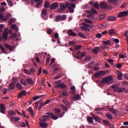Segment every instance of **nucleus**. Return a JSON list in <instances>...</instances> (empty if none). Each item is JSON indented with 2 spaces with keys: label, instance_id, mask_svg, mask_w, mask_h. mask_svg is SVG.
I'll return each instance as SVG.
<instances>
[{
  "label": "nucleus",
  "instance_id": "obj_1",
  "mask_svg": "<svg viewBox=\"0 0 128 128\" xmlns=\"http://www.w3.org/2000/svg\"><path fill=\"white\" fill-rule=\"evenodd\" d=\"M112 82H114V80H112V77L110 76H107L102 80V84H107L110 85L112 84Z\"/></svg>",
  "mask_w": 128,
  "mask_h": 128
},
{
  "label": "nucleus",
  "instance_id": "obj_2",
  "mask_svg": "<svg viewBox=\"0 0 128 128\" xmlns=\"http://www.w3.org/2000/svg\"><path fill=\"white\" fill-rule=\"evenodd\" d=\"M46 114H47V116H48L50 118L54 120H58V118H62V116H64V115L60 113H59L57 115L58 116H56L54 113L50 112H46Z\"/></svg>",
  "mask_w": 128,
  "mask_h": 128
},
{
  "label": "nucleus",
  "instance_id": "obj_3",
  "mask_svg": "<svg viewBox=\"0 0 128 128\" xmlns=\"http://www.w3.org/2000/svg\"><path fill=\"white\" fill-rule=\"evenodd\" d=\"M108 72V70H100L94 74V76L95 78H100L102 76H105V74H106V72Z\"/></svg>",
  "mask_w": 128,
  "mask_h": 128
},
{
  "label": "nucleus",
  "instance_id": "obj_4",
  "mask_svg": "<svg viewBox=\"0 0 128 128\" xmlns=\"http://www.w3.org/2000/svg\"><path fill=\"white\" fill-rule=\"evenodd\" d=\"M34 2L36 3V5L35 6L36 8H40L42 6V4L44 3L43 0H34Z\"/></svg>",
  "mask_w": 128,
  "mask_h": 128
},
{
  "label": "nucleus",
  "instance_id": "obj_5",
  "mask_svg": "<svg viewBox=\"0 0 128 128\" xmlns=\"http://www.w3.org/2000/svg\"><path fill=\"white\" fill-rule=\"evenodd\" d=\"M100 6L102 8L105 9V8H108V10L112 8L111 6H108L106 3L105 2H102L100 4Z\"/></svg>",
  "mask_w": 128,
  "mask_h": 128
},
{
  "label": "nucleus",
  "instance_id": "obj_6",
  "mask_svg": "<svg viewBox=\"0 0 128 128\" xmlns=\"http://www.w3.org/2000/svg\"><path fill=\"white\" fill-rule=\"evenodd\" d=\"M128 12L123 11L120 12L118 16V18H124L125 16H128Z\"/></svg>",
  "mask_w": 128,
  "mask_h": 128
},
{
  "label": "nucleus",
  "instance_id": "obj_7",
  "mask_svg": "<svg viewBox=\"0 0 128 128\" xmlns=\"http://www.w3.org/2000/svg\"><path fill=\"white\" fill-rule=\"evenodd\" d=\"M58 6V4L56 2L52 3L50 6V10H56Z\"/></svg>",
  "mask_w": 128,
  "mask_h": 128
},
{
  "label": "nucleus",
  "instance_id": "obj_8",
  "mask_svg": "<svg viewBox=\"0 0 128 128\" xmlns=\"http://www.w3.org/2000/svg\"><path fill=\"white\" fill-rule=\"evenodd\" d=\"M50 120V116H43L42 118L40 119V120L42 122H46V120Z\"/></svg>",
  "mask_w": 128,
  "mask_h": 128
},
{
  "label": "nucleus",
  "instance_id": "obj_9",
  "mask_svg": "<svg viewBox=\"0 0 128 128\" xmlns=\"http://www.w3.org/2000/svg\"><path fill=\"white\" fill-rule=\"evenodd\" d=\"M0 112L4 114H6V106H4V104H0Z\"/></svg>",
  "mask_w": 128,
  "mask_h": 128
},
{
  "label": "nucleus",
  "instance_id": "obj_10",
  "mask_svg": "<svg viewBox=\"0 0 128 128\" xmlns=\"http://www.w3.org/2000/svg\"><path fill=\"white\" fill-rule=\"evenodd\" d=\"M48 14V10L46 8H43L42 10V12H41V16L42 18H44L46 16V14Z\"/></svg>",
  "mask_w": 128,
  "mask_h": 128
},
{
  "label": "nucleus",
  "instance_id": "obj_11",
  "mask_svg": "<svg viewBox=\"0 0 128 128\" xmlns=\"http://www.w3.org/2000/svg\"><path fill=\"white\" fill-rule=\"evenodd\" d=\"M26 96V90H23L20 93L18 94V98H21L22 96Z\"/></svg>",
  "mask_w": 128,
  "mask_h": 128
},
{
  "label": "nucleus",
  "instance_id": "obj_12",
  "mask_svg": "<svg viewBox=\"0 0 128 128\" xmlns=\"http://www.w3.org/2000/svg\"><path fill=\"white\" fill-rule=\"evenodd\" d=\"M68 36H78L74 32H72V30H69L68 32Z\"/></svg>",
  "mask_w": 128,
  "mask_h": 128
},
{
  "label": "nucleus",
  "instance_id": "obj_13",
  "mask_svg": "<svg viewBox=\"0 0 128 128\" xmlns=\"http://www.w3.org/2000/svg\"><path fill=\"white\" fill-rule=\"evenodd\" d=\"M12 16V15L10 13H8L5 16V17H4V18L2 19V20H3V22H6V20H8V18H11Z\"/></svg>",
  "mask_w": 128,
  "mask_h": 128
},
{
  "label": "nucleus",
  "instance_id": "obj_14",
  "mask_svg": "<svg viewBox=\"0 0 128 128\" xmlns=\"http://www.w3.org/2000/svg\"><path fill=\"white\" fill-rule=\"evenodd\" d=\"M86 56V53L81 52V53H80V55L76 56V58L79 60L80 58H84V56Z\"/></svg>",
  "mask_w": 128,
  "mask_h": 128
},
{
  "label": "nucleus",
  "instance_id": "obj_15",
  "mask_svg": "<svg viewBox=\"0 0 128 128\" xmlns=\"http://www.w3.org/2000/svg\"><path fill=\"white\" fill-rule=\"evenodd\" d=\"M126 89V88L118 87V92H119V94H122V92H124Z\"/></svg>",
  "mask_w": 128,
  "mask_h": 128
},
{
  "label": "nucleus",
  "instance_id": "obj_16",
  "mask_svg": "<svg viewBox=\"0 0 128 128\" xmlns=\"http://www.w3.org/2000/svg\"><path fill=\"white\" fill-rule=\"evenodd\" d=\"M100 50V48L96 46L95 48L93 50L92 52H94L96 54H98V52Z\"/></svg>",
  "mask_w": 128,
  "mask_h": 128
},
{
  "label": "nucleus",
  "instance_id": "obj_17",
  "mask_svg": "<svg viewBox=\"0 0 128 128\" xmlns=\"http://www.w3.org/2000/svg\"><path fill=\"white\" fill-rule=\"evenodd\" d=\"M62 102L67 106V108H70V102L66 100H62Z\"/></svg>",
  "mask_w": 128,
  "mask_h": 128
},
{
  "label": "nucleus",
  "instance_id": "obj_18",
  "mask_svg": "<svg viewBox=\"0 0 128 128\" xmlns=\"http://www.w3.org/2000/svg\"><path fill=\"white\" fill-rule=\"evenodd\" d=\"M16 86L14 85V82H11L9 85L8 90H14Z\"/></svg>",
  "mask_w": 128,
  "mask_h": 128
},
{
  "label": "nucleus",
  "instance_id": "obj_19",
  "mask_svg": "<svg viewBox=\"0 0 128 128\" xmlns=\"http://www.w3.org/2000/svg\"><path fill=\"white\" fill-rule=\"evenodd\" d=\"M99 66L100 64H98L96 63L93 67L94 70H95L96 72H98V70H100Z\"/></svg>",
  "mask_w": 128,
  "mask_h": 128
},
{
  "label": "nucleus",
  "instance_id": "obj_20",
  "mask_svg": "<svg viewBox=\"0 0 128 128\" xmlns=\"http://www.w3.org/2000/svg\"><path fill=\"white\" fill-rule=\"evenodd\" d=\"M12 122H18L20 120V118L16 117V116H13L10 118Z\"/></svg>",
  "mask_w": 128,
  "mask_h": 128
},
{
  "label": "nucleus",
  "instance_id": "obj_21",
  "mask_svg": "<svg viewBox=\"0 0 128 128\" xmlns=\"http://www.w3.org/2000/svg\"><path fill=\"white\" fill-rule=\"evenodd\" d=\"M122 74L120 72H118V80H122Z\"/></svg>",
  "mask_w": 128,
  "mask_h": 128
},
{
  "label": "nucleus",
  "instance_id": "obj_22",
  "mask_svg": "<svg viewBox=\"0 0 128 128\" xmlns=\"http://www.w3.org/2000/svg\"><path fill=\"white\" fill-rule=\"evenodd\" d=\"M8 36V32H4L3 34H2V38L4 40H6Z\"/></svg>",
  "mask_w": 128,
  "mask_h": 128
},
{
  "label": "nucleus",
  "instance_id": "obj_23",
  "mask_svg": "<svg viewBox=\"0 0 128 128\" xmlns=\"http://www.w3.org/2000/svg\"><path fill=\"white\" fill-rule=\"evenodd\" d=\"M5 47L6 48H8V50H10V52H12V46H10L8 44H4Z\"/></svg>",
  "mask_w": 128,
  "mask_h": 128
},
{
  "label": "nucleus",
  "instance_id": "obj_24",
  "mask_svg": "<svg viewBox=\"0 0 128 128\" xmlns=\"http://www.w3.org/2000/svg\"><path fill=\"white\" fill-rule=\"evenodd\" d=\"M92 118H93L94 120H95V122H102L100 119L98 117L96 116H93Z\"/></svg>",
  "mask_w": 128,
  "mask_h": 128
},
{
  "label": "nucleus",
  "instance_id": "obj_25",
  "mask_svg": "<svg viewBox=\"0 0 128 128\" xmlns=\"http://www.w3.org/2000/svg\"><path fill=\"white\" fill-rule=\"evenodd\" d=\"M28 111L31 114V116H34V110L32 109V108L30 107L28 108Z\"/></svg>",
  "mask_w": 128,
  "mask_h": 128
},
{
  "label": "nucleus",
  "instance_id": "obj_26",
  "mask_svg": "<svg viewBox=\"0 0 128 128\" xmlns=\"http://www.w3.org/2000/svg\"><path fill=\"white\" fill-rule=\"evenodd\" d=\"M87 120H88V124H94V120L92 119V117L88 116Z\"/></svg>",
  "mask_w": 128,
  "mask_h": 128
},
{
  "label": "nucleus",
  "instance_id": "obj_27",
  "mask_svg": "<svg viewBox=\"0 0 128 128\" xmlns=\"http://www.w3.org/2000/svg\"><path fill=\"white\" fill-rule=\"evenodd\" d=\"M0 49L1 50L3 54H8V52H6V49H4V48L2 44H0Z\"/></svg>",
  "mask_w": 128,
  "mask_h": 128
},
{
  "label": "nucleus",
  "instance_id": "obj_28",
  "mask_svg": "<svg viewBox=\"0 0 128 128\" xmlns=\"http://www.w3.org/2000/svg\"><path fill=\"white\" fill-rule=\"evenodd\" d=\"M80 98V96L79 94H77L73 97L72 100L75 102H76V100H78Z\"/></svg>",
  "mask_w": 128,
  "mask_h": 128
},
{
  "label": "nucleus",
  "instance_id": "obj_29",
  "mask_svg": "<svg viewBox=\"0 0 128 128\" xmlns=\"http://www.w3.org/2000/svg\"><path fill=\"white\" fill-rule=\"evenodd\" d=\"M8 114L10 116H16V112L12 110H10L8 112Z\"/></svg>",
  "mask_w": 128,
  "mask_h": 128
},
{
  "label": "nucleus",
  "instance_id": "obj_30",
  "mask_svg": "<svg viewBox=\"0 0 128 128\" xmlns=\"http://www.w3.org/2000/svg\"><path fill=\"white\" fill-rule=\"evenodd\" d=\"M44 96V95H40V96H34L32 98L33 100L34 101L36 100H38V98H42Z\"/></svg>",
  "mask_w": 128,
  "mask_h": 128
},
{
  "label": "nucleus",
  "instance_id": "obj_31",
  "mask_svg": "<svg viewBox=\"0 0 128 128\" xmlns=\"http://www.w3.org/2000/svg\"><path fill=\"white\" fill-rule=\"evenodd\" d=\"M82 30H85V32H90V28L86 27V26H81Z\"/></svg>",
  "mask_w": 128,
  "mask_h": 128
},
{
  "label": "nucleus",
  "instance_id": "obj_32",
  "mask_svg": "<svg viewBox=\"0 0 128 128\" xmlns=\"http://www.w3.org/2000/svg\"><path fill=\"white\" fill-rule=\"evenodd\" d=\"M54 114H56V116H58L60 112H62V110H60V109H58L56 108H55L54 109Z\"/></svg>",
  "mask_w": 128,
  "mask_h": 128
},
{
  "label": "nucleus",
  "instance_id": "obj_33",
  "mask_svg": "<svg viewBox=\"0 0 128 128\" xmlns=\"http://www.w3.org/2000/svg\"><path fill=\"white\" fill-rule=\"evenodd\" d=\"M26 82L28 84H34V80L30 78H27Z\"/></svg>",
  "mask_w": 128,
  "mask_h": 128
},
{
  "label": "nucleus",
  "instance_id": "obj_34",
  "mask_svg": "<svg viewBox=\"0 0 128 128\" xmlns=\"http://www.w3.org/2000/svg\"><path fill=\"white\" fill-rule=\"evenodd\" d=\"M102 42L104 44V46H110V40H108L107 41H103Z\"/></svg>",
  "mask_w": 128,
  "mask_h": 128
},
{
  "label": "nucleus",
  "instance_id": "obj_35",
  "mask_svg": "<svg viewBox=\"0 0 128 128\" xmlns=\"http://www.w3.org/2000/svg\"><path fill=\"white\" fill-rule=\"evenodd\" d=\"M109 34L110 36H112V34H116V30H114L112 28L109 30Z\"/></svg>",
  "mask_w": 128,
  "mask_h": 128
},
{
  "label": "nucleus",
  "instance_id": "obj_36",
  "mask_svg": "<svg viewBox=\"0 0 128 128\" xmlns=\"http://www.w3.org/2000/svg\"><path fill=\"white\" fill-rule=\"evenodd\" d=\"M108 20H110L111 22H113L114 20H116V17L114 16H110L108 18Z\"/></svg>",
  "mask_w": 128,
  "mask_h": 128
},
{
  "label": "nucleus",
  "instance_id": "obj_37",
  "mask_svg": "<svg viewBox=\"0 0 128 128\" xmlns=\"http://www.w3.org/2000/svg\"><path fill=\"white\" fill-rule=\"evenodd\" d=\"M110 110L112 114H116V110L114 109V108H110Z\"/></svg>",
  "mask_w": 128,
  "mask_h": 128
},
{
  "label": "nucleus",
  "instance_id": "obj_38",
  "mask_svg": "<svg viewBox=\"0 0 128 128\" xmlns=\"http://www.w3.org/2000/svg\"><path fill=\"white\" fill-rule=\"evenodd\" d=\"M39 124L42 128H46L48 126V124L46 123L40 122Z\"/></svg>",
  "mask_w": 128,
  "mask_h": 128
},
{
  "label": "nucleus",
  "instance_id": "obj_39",
  "mask_svg": "<svg viewBox=\"0 0 128 128\" xmlns=\"http://www.w3.org/2000/svg\"><path fill=\"white\" fill-rule=\"evenodd\" d=\"M91 60H92V57L90 56H87L84 58L85 62H90Z\"/></svg>",
  "mask_w": 128,
  "mask_h": 128
},
{
  "label": "nucleus",
  "instance_id": "obj_40",
  "mask_svg": "<svg viewBox=\"0 0 128 128\" xmlns=\"http://www.w3.org/2000/svg\"><path fill=\"white\" fill-rule=\"evenodd\" d=\"M50 3L48 2H46L44 4V8H48L50 7Z\"/></svg>",
  "mask_w": 128,
  "mask_h": 128
},
{
  "label": "nucleus",
  "instance_id": "obj_41",
  "mask_svg": "<svg viewBox=\"0 0 128 128\" xmlns=\"http://www.w3.org/2000/svg\"><path fill=\"white\" fill-rule=\"evenodd\" d=\"M60 108L63 110H65L66 112H68V108L64 104H62L60 106Z\"/></svg>",
  "mask_w": 128,
  "mask_h": 128
},
{
  "label": "nucleus",
  "instance_id": "obj_42",
  "mask_svg": "<svg viewBox=\"0 0 128 128\" xmlns=\"http://www.w3.org/2000/svg\"><path fill=\"white\" fill-rule=\"evenodd\" d=\"M60 10H66V6L64 4H60Z\"/></svg>",
  "mask_w": 128,
  "mask_h": 128
},
{
  "label": "nucleus",
  "instance_id": "obj_43",
  "mask_svg": "<svg viewBox=\"0 0 128 128\" xmlns=\"http://www.w3.org/2000/svg\"><path fill=\"white\" fill-rule=\"evenodd\" d=\"M16 88H18V90H22V86L20 84H17L16 85Z\"/></svg>",
  "mask_w": 128,
  "mask_h": 128
},
{
  "label": "nucleus",
  "instance_id": "obj_44",
  "mask_svg": "<svg viewBox=\"0 0 128 128\" xmlns=\"http://www.w3.org/2000/svg\"><path fill=\"white\" fill-rule=\"evenodd\" d=\"M7 2L8 4V5L10 6H14V3L12 2V0H7Z\"/></svg>",
  "mask_w": 128,
  "mask_h": 128
},
{
  "label": "nucleus",
  "instance_id": "obj_45",
  "mask_svg": "<svg viewBox=\"0 0 128 128\" xmlns=\"http://www.w3.org/2000/svg\"><path fill=\"white\" fill-rule=\"evenodd\" d=\"M106 118H108V120H112V116L110 114H106Z\"/></svg>",
  "mask_w": 128,
  "mask_h": 128
},
{
  "label": "nucleus",
  "instance_id": "obj_46",
  "mask_svg": "<svg viewBox=\"0 0 128 128\" xmlns=\"http://www.w3.org/2000/svg\"><path fill=\"white\" fill-rule=\"evenodd\" d=\"M78 36H80V38H86V36L82 32H78Z\"/></svg>",
  "mask_w": 128,
  "mask_h": 128
},
{
  "label": "nucleus",
  "instance_id": "obj_47",
  "mask_svg": "<svg viewBox=\"0 0 128 128\" xmlns=\"http://www.w3.org/2000/svg\"><path fill=\"white\" fill-rule=\"evenodd\" d=\"M60 22H62V20H65L66 18V16L64 14L62 16H60Z\"/></svg>",
  "mask_w": 128,
  "mask_h": 128
},
{
  "label": "nucleus",
  "instance_id": "obj_48",
  "mask_svg": "<svg viewBox=\"0 0 128 128\" xmlns=\"http://www.w3.org/2000/svg\"><path fill=\"white\" fill-rule=\"evenodd\" d=\"M55 22H60V16H56L54 18Z\"/></svg>",
  "mask_w": 128,
  "mask_h": 128
},
{
  "label": "nucleus",
  "instance_id": "obj_49",
  "mask_svg": "<svg viewBox=\"0 0 128 128\" xmlns=\"http://www.w3.org/2000/svg\"><path fill=\"white\" fill-rule=\"evenodd\" d=\"M66 88V85L64 84V83L60 84V88Z\"/></svg>",
  "mask_w": 128,
  "mask_h": 128
},
{
  "label": "nucleus",
  "instance_id": "obj_50",
  "mask_svg": "<svg viewBox=\"0 0 128 128\" xmlns=\"http://www.w3.org/2000/svg\"><path fill=\"white\" fill-rule=\"evenodd\" d=\"M44 106H46V104L44 102H41L38 106V110H40V108Z\"/></svg>",
  "mask_w": 128,
  "mask_h": 128
},
{
  "label": "nucleus",
  "instance_id": "obj_51",
  "mask_svg": "<svg viewBox=\"0 0 128 128\" xmlns=\"http://www.w3.org/2000/svg\"><path fill=\"white\" fill-rule=\"evenodd\" d=\"M70 88L71 90H72L70 92V94H74V90H76V87H74V86H71Z\"/></svg>",
  "mask_w": 128,
  "mask_h": 128
},
{
  "label": "nucleus",
  "instance_id": "obj_52",
  "mask_svg": "<svg viewBox=\"0 0 128 128\" xmlns=\"http://www.w3.org/2000/svg\"><path fill=\"white\" fill-rule=\"evenodd\" d=\"M20 82L21 84H23V86H26V80L22 79V80H21Z\"/></svg>",
  "mask_w": 128,
  "mask_h": 128
},
{
  "label": "nucleus",
  "instance_id": "obj_53",
  "mask_svg": "<svg viewBox=\"0 0 128 128\" xmlns=\"http://www.w3.org/2000/svg\"><path fill=\"white\" fill-rule=\"evenodd\" d=\"M24 72L26 74H32V72L30 70H28L26 69L24 70Z\"/></svg>",
  "mask_w": 128,
  "mask_h": 128
},
{
  "label": "nucleus",
  "instance_id": "obj_54",
  "mask_svg": "<svg viewBox=\"0 0 128 128\" xmlns=\"http://www.w3.org/2000/svg\"><path fill=\"white\" fill-rule=\"evenodd\" d=\"M103 124H106V126H110V122H108L106 120H103Z\"/></svg>",
  "mask_w": 128,
  "mask_h": 128
},
{
  "label": "nucleus",
  "instance_id": "obj_55",
  "mask_svg": "<svg viewBox=\"0 0 128 128\" xmlns=\"http://www.w3.org/2000/svg\"><path fill=\"white\" fill-rule=\"evenodd\" d=\"M82 46L81 45L76 46H74V50H80V48H82Z\"/></svg>",
  "mask_w": 128,
  "mask_h": 128
},
{
  "label": "nucleus",
  "instance_id": "obj_56",
  "mask_svg": "<svg viewBox=\"0 0 128 128\" xmlns=\"http://www.w3.org/2000/svg\"><path fill=\"white\" fill-rule=\"evenodd\" d=\"M84 20L86 22H88V24H92V21L90 20L89 19L85 18Z\"/></svg>",
  "mask_w": 128,
  "mask_h": 128
},
{
  "label": "nucleus",
  "instance_id": "obj_57",
  "mask_svg": "<svg viewBox=\"0 0 128 128\" xmlns=\"http://www.w3.org/2000/svg\"><path fill=\"white\" fill-rule=\"evenodd\" d=\"M68 8L71 14H72L74 12V8H72L70 6H68Z\"/></svg>",
  "mask_w": 128,
  "mask_h": 128
},
{
  "label": "nucleus",
  "instance_id": "obj_58",
  "mask_svg": "<svg viewBox=\"0 0 128 128\" xmlns=\"http://www.w3.org/2000/svg\"><path fill=\"white\" fill-rule=\"evenodd\" d=\"M52 30L51 28L47 29V34H52Z\"/></svg>",
  "mask_w": 128,
  "mask_h": 128
},
{
  "label": "nucleus",
  "instance_id": "obj_59",
  "mask_svg": "<svg viewBox=\"0 0 128 128\" xmlns=\"http://www.w3.org/2000/svg\"><path fill=\"white\" fill-rule=\"evenodd\" d=\"M4 26L3 24H0V32H2V30H4Z\"/></svg>",
  "mask_w": 128,
  "mask_h": 128
},
{
  "label": "nucleus",
  "instance_id": "obj_60",
  "mask_svg": "<svg viewBox=\"0 0 128 128\" xmlns=\"http://www.w3.org/2000/svg\"><path fill=\"white\" fill-rule=\"evenodd\" d=\"M42 67H40V68L38 73V76H40V74H42Z\"/></svg>",
  "mask_w": 128,
  "mask_h": 128
},
{
  "label": "nucleus",
  "instance_id": "obj_61",
  "mask_svg": "<svg viewBox=\"0 0 128 128\" xmlns=\"http://www.w3.org/2000/svg\"><path fill=\"white\" fill-rule=\"evenodd\" d=\"M93 6H94V8H96L98 9V2H96L95 4H94Z\"/></svg>",
  "mask_w": 128,
  "mask_h": 128
},
{
  "label": "nucleus",
  "instance_id": "obj_62",
  "mask_svg": "<svg viewBox=\"0 0 128 128\" xmlns=\"http://www.w3.org/2000/svg\"><path fill=\"white\" fill-rule=\"evenodd\" d=\"M62 96H68V94L66 92H62Z\"/></svg>",
  "mask_w": 128,
  "mask_h": 128
},
{
  "label": "nucleus",
  "instance_id": "obj_63",
  "mask_svg": "<svg viewBox=\"0 0 128 128\" xmlns=\"http://www.w3.org/2000/svg\"><path fill=\"white\" fill-rule=\"evenodd\" d=\"M70 8H76V4L74 3H70Z\"/></svg>",
  "mask_w": 128,
  "mask_h": 128
},
{
  "label": "nucleus",
  "instance_id": "obj_64",
  "mask_svg": "<svg viewBox=\"0 0 128 128\" xmlns=\"http://www.w3.org/2000/svg\"><path fill=\"white\" fill-rule=\"evenodd\" d=\"M120 58H126V56L124 54H120L119 55Z\"/></svg>",
  "mask_w": 128,
  "mask_h": 128
}]
</instances>
